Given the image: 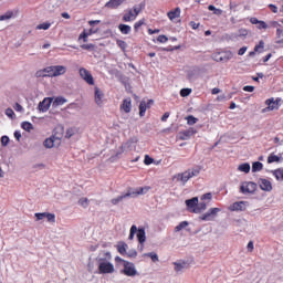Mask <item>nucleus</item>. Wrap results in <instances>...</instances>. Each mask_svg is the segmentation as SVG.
I'll list each match as a JSON object with an SVG mask.
<instances>
[{"instance_id":"1","label":"nucleus","mask_w":283,"mask_h":283,"mask_svg":"<svg viewBox=\"0 0 283 283\" xmlns=\"http://www.w3.org/2000/svg\"><path fill=\"white\" fill-rule=\"evenodd\" d=\"M65 134V128L63 126H57L54 128L53 134L51 137L46 138L43 142V146L46 149H52L53 147H60L62 140H63V135Z\"/></svg>"},{"instance_id":"2","label":"nucleus","mask_w":283,"mask_h":283,"mask_svg":"<svg viewBox=\"0 0 283 283\" xmlns=\"http://www.w3.org/2000/svg\"><path fill=\"white\" fill-rule=\"evenodd\" d=\"M151 190V187H139L132 191V188L128 189V191L122 196H118L117 198H114L111 200L112 205H118V202H123L125 198H136L138 196H144V193H148Z\"/></svg>"},{"instance_id":"3","label":"nucleus","mask_w":283,"mask_h":283,"mask_svg":"<svg viewBox=\"0 0 283 283\" xmlns=\"http://www.w3.org/2000/svg\"><path fill=\"white\" fill-rule=\"evenodd\" d=\"M137 233V240L139 242V251L143 252V249H145V242L147 241V237L145 234V228H139L136 227V226H132L130 227V232H129V235H128V240H134V235H136Z\"/></svg>"},{"instance_id":"4","label":"nucleus","mask_w":283,"mask_h":283,"mask_svg":"<svg viewBox=\"0 0 283 283\" xmlns=\"http://www.w3.org/2000/svg\"><path fill=\"white\" fill-rule=\"evenodd\" d=\"M256 190H258V184L253 181H244L240 186V192L244 195L255 193Z\"/></svg>"},{"instance_id":"5","label":"nucleus","mask_w":283,"mask_h":283,"mask_svg":"<svg viewBox=\"0 0 283 283\" xmlns=\"http://www.w3.org/2000/svg\"><path fill=\"white\" fill-rule=\"evenodd\" d=\"M218 213H220V208H211L208 212L201 214L199 220H202L203 222H211L216 220Z\"/></svg>"},{"instance_id":"6","label":"nucleus","mask_w":283,"mask_h":283,"mask_svg":"<svg viewBox=\"0 0 283 283\" xmlns=\"http://www.w3.org/2000/svg\"><path fill=\"white\" fill-rule=\"evenodd\" d=\"M98 272L102 274L114 273V264L105 259H99Z\"/></svg>"},{"instance_id":"7","label":"nucleus","mask_w":283,"mask_h":283,"mask_svg":"<svg viewBox=\"0 0 283 283\" xmlns=\"http://www.w3.org/2000/svg\"><path fill=\"white\" fill-rule=\"evenodd\" d=\"M35 76L36 78H54V70L52 69V66H48L43 70H39L35 72Z\"/></svg>"},{"instance_id":"8","label":"nucleus","mask_w":283,"mask_h":283,"mask_svg":"<svg viewBox=\"0 0 283 283\" xmlns=\"http://www.w3.org/2000/svg\"><path fill=\"white\" fill-rule=\"evenodd\" d=\"M124 275H127V277H134L138 272L136 271V266H134V263L132 262H125L124 264V270H123Z\"/></svg>"},{"instance_id":"9","label":"nucleus","mask_w":283,"mask_h":283,"mask_svg":"<svg viewBox=\"0 0 283 283\" xmlns=\"http://www.w3.org/2000/svg\"><path fill=\"white\" fill-rule=\"evenodd\" d=\"M174 180H177V182H182V185H187L189 180H191V175L189 174V170H186L184 172H179L175 175Z\"/></svg>"},{"instance_id":"10","label":"nucleus","mask_w":283,"mask_h":283,"mask_svg":"<svg viewBox=\"0 0 283 283\" xmlns=\"http://www.w3.org/2000/svg\"><path fill=\"white\" fill-rule=\"evenodd\" d=\"M80 76L88 84L94 85V76H92V73L87 71L86 69L82 67L80 69Z\"/></svg>"},{"instance_id":"11","label":"nucleus","mask_w":283,"mask_h":283,"mask_svg":"<svg viewBox=\"0 0 283 283\" xmlns=\"http://www.w3.org/2000/svg\"><path fill=\"white\" fill-rule=\"evenodd\" d=\"M154 105L153 99H148V102L142 101L139 104V116H145L147 109H149Z\"/></svg>"},{"instance_id":"12","label":"nucleus","mask_w":283,"mask_h":283,"mask_svg":"<svg viewBox=\"0 0 283 283\" xmlns=\"http://www.w3.org/2000/svg\"><path fill=\"white\" fill-rule=\"evenodd\" d=\"M52 101H54V98L45 97L42 102H40L38 106L40 112H48V109H50V105H52Z\"/></svg>"},{"instance_id":"13","label":"nucleus","mask_w":283,"mask_h":283,"mask_svg":"<svg viewBox=\"0 0 283 283\" xmlns=\"http://www.w3.org/2000/svg\"><path fill=\"white\" fill-rule=\"evenodd\" d=\"M259 187L262 191H273V184L268 179H260Z\"/></svg>"},{"instance_id":"14","label":"nucleus","mask_w":283,"mask_h":283,"mask_svg":"<svg viewBox=\"0 0 283 283\" xmlns=\"http://www.w3.org/2000/svg\"><path fill=\"white\" fill-rule=\"evenodd\" d=\"M213 60L217 61V63H227V61L231 60V53H216Z\"/></svg>"},{"instance_id":"15","label":"nucleus","mask_w":283,"mask_h":283,"mask_svg":"<svg viewBox=\"0 0 283 283\" xmlns=\"http://www.w3.org/2000/svg\"><path fill=\"white\" fill-rule=\"evenodd\" d=\"M197 134V130L193 128H189L188 130L179 132V140H189L190 136Z\"/></svg>"},{"instance_id":"16","label":"nucleus","mask_w":283,"mask_h":283,"mask_svg":"<svg viewBox=\"0 0 283 283\" xmlns=\"http://www.w3.org/2000/svg\"><path fill=\"white\" fill-rule=\"evenodd\" d=\"M247 205H249L247 201H237L232 203L231 211H245Z\"/></svg>"},{"instance_id":"17","label":"nucleus","mask_w":283,"mask_h":283,"mask_svg":"<svg viewBox=\"0 0 283 283\" xmlns=\"http://www.w3.org/2000/svg\"><path fill=\"white\" fill-rule=\"evenodd\" d=\"M126 0H109L105 3V8H108V10H116L119 6H123Z\"/></svg>"},{"instance_id":"18","label":"nucleus","mask_w":283,"mask_h":283,"mask_svg":"<svg viewBox=\"0 0 283 283\" xmlns=\"http://www.w3.org/2000/svg\"><path fill=\"white\" fill-rule=\"evenodd\" d=\"M53 70V76H63V74H65V72H67V67L63 66V65H54L52 66Z\"/></svg>"},{"instance_id":"19","label":"nucleus","mask_w":283,"mask_h":283,"mask_svg":"<svg viewBox=\"0 0 283 283\" xmlns=\"http://www.w3.org/2000/svg\"><path fill=\"white\" fill-rule=\"evenodd\" d=\"M120 109H123L125 114H129V112H132V97H127L123 101Z\"/></svg>"},{"instance_id":"20","label":"nucleus","mask_w":283,"mask_h":283,"mask_svg":"<svg viewBox=\"0 0 283 283\" xmlns=\"http://www.w3.org/2000/svg\"><path fill=\"white\" fill-rule=\"evenodd\" d=\"M280 101H282L281 98H269L265 101V105H268V109L273 111V109H277V105H280Z\"/></svg>"},{"instance_id":"21","label":"nucleus","mask_w":283,"mask_h":283,"mask_svg":"<svg viewBox=\"0 0 283 283\" xmlns=\"http://www.w3.org/2000/svg\"><path fill=\"white\" fill-rule=\"evenodd\" d=\"M98 23H101V20H90L88 21V25H91V29L88 31H86L88 36H92V34H96V32H98V28H94V25H98Z\"/></svg>"},{"instance_id":"22","label":"nucleus","mask_w":283,"mask_h":283,"mask_svg":"<svg viewBox=\"0 0 283 283\" xmlns=\"http://www.w3.org/2000/svg\"><path fill=\"white\" fill-rule=\"evenodd\" d=\"M198 197H193L191 199L186 200V206L189 209V211H191L193 213V209H196V207H198Z\"/></svg>"},{"instance_id":"23","label":"nucleus","mask_w":283,"mask_h":283,"mask_svg":"<svg viewBox=\"0 0 283 283\" xmlns=\"http://www.w3.org/2000/svg\"><path fill=\"white\" fill-rule=\"evenodd\" d=\"M180 7L175 8L171 11L167 12V17L170 21H174V19H180Z\"/></svg>"},{"instance_id":"24","label":"nucleus","mask_w":283,"mask_h":283,"mask_svg":"<svg viewBox=\"0 0 283 283\" xmlns=\"http://www.w3.org/2000/svg\"><path fill=\"white\" fill-rule=\"evenodd\" d=\"M103 91L98 90V87H95V103L96 105H103Z\"/></svg>"},{"instance_id":"25","label":"nucleus","mask_w":283,"mask_h":283,"mask_svg":"<svg viewBox=\"0 0 283 283\" xmlns=\"http://www.w3.org/2000/svg\"><path fill=\"white\" fill-rule=\"evenodd\" d=\"M275 43L277 45H283V28H277L275 33Z\"/></svg>"},{"instance_id":"26","label":"nucleus","mask_w":283,"mask_h":283,"mask_svg":"<svg viewBox=\"0 0 283 283\" xmlns=\"http://www.w3.org/2000/svg\"><path fill=\"white\" fill-rule=\"evenodd\" d=\"M123 21L125 23H129V21H136V15L134 14L133 10H129L127 13L123 15Z\"/></svg>"},{"instance_id":"27","label":"nucleus","mask_w":283,"mask_h":283,"mask_svg":"<svg viewBox=\"0 0 283 283\" xmlns=\"http://www.w3.org/2000/svg\"><path fill=\"white\" fill-rule=\"evenodd\" d=\"M282 157L275 155V154H270L268 156V165H272V163H282Z\"/></svg>"},{"instance_id":"28","label":"nucleus","mask_w":283,"mask_h":283,"mask_svg":"<svg viewBox=\"0 0 283 283\" xmlns=\"http://www.w3.org/2000/svg\"><path fill=\"white\" fill-rule=\"evenodd\" d=\"M271 174L276 180H283V168L274 169L271 171Z\"/></svg>"},{"instance_id":"29","label":"nucleus","mask_w":283,"mask_h":283,"mask_svg":"<svg viewBox=\"0 0 283 283\" xmlns=\"http://www.w3.org/2000/svg\"><path fill=\"white\" fill-rule=\"evenodd\" d=\"M238 171H242L243 174H249V171H251V165H249V163H243L239 165Z\"/></svg>"},{"instance_id":"30","label":"nucleus","mask_w":283,"mask_h":283,"mask_svg":"<svg viewBox=\"0 0 283 283\" xmlns=\"http://www.w3.org/2000/svg\"><path fill=\"white\" fill-rule=\"evenodd\" d=\"M118 30L123 34H129L132 32V27L129 24H119Z\"/></svg>"},{"instance_id":"31","label":"nucleus","mask_w":283,"mask_h":283,"mask_svg":"<svg viewBox=\"0 0 283 283\" xmlns=\"http://www.w3.org/2000/svg\"><path fill=\"white\" fill-rule=\"evenodd\" d=\"M117 251L120 255H125V253H127V243L125 242H119L117 244Z\"/></svg>"},{"instance_id":"32","label":"nucleus","mask_w":283,"mask_h":283,"mask_svg":"<svg viewBox=\"0 0 283 283\" xmlns=\"http://www.w3.org/2000/svg\"><path fill=\"white\" fill-rule=\"evenodd\" d=\"M202 170V168L200 166H196L195 168L192 169H189V175H190V178H196V176H200V171Z\"/></svg>"},{"instance_id":"33","label":"nucleus","mask_w":283,"mask_h":283,"mask_svg":"<svg viewBox=\"0 0 283 283\" xmlns=\"http://www.w3.org/2000/svg\"><path fill=\"white\" fill-rule=\"evenodd\" d=\"M174 266H175V271L177 273H180V271H182V269L187 268V262H185V261H182L181 263L180 262H174Z\"/></svg>"},{"instance_id":"34","label":"nucleus","mask_w":283,"mask_h":283,"mask_svg":"<svg viewBox=\"0 0 283 283\" xmlns=\"http://www.w3.org/2000/svg\"><path fill=\"white\" fill-rule=\"evenodd\" d=\"M207 209V203L201 202L197 203V207L192 210V213H201V211H205Z\"/></svg>"},{"instance_id":"35","label":"nucleus","mask_w":283,"mask_h":283,"mask_svg":"<svg viewBox=\"0 0 283 283\" xmlns=\"http://www.w3.org/2000/svg\"><path fill=\"white\" fill-rule=\"evenodd\" d=\"M133 10H134L135 18L138 17L140 12L145 10V2H142L138 7H134Z\"/></svg>"},{"instance_id":"36","label":"nucleus","mask_w":283,"mask_h":283,"mask_svg":"<svg viewBox=\"0 0 283 283\" xmlns=\"http://www.w3.org/2000/svg\"><path fill=\"white\" fill-rule=\"evenodd\" d=\"M208 10H210V12H213V14H216L217 17L222 15V9H217L213 4H209Z\"/></svg>"},{"instance_id":"37","label":"nucleus","mask_w":283,"mask_h":283,"mask_svg":"<svg viewBox=\"0 0 283 283\" xmlns=\"http://www.w3.org/2000/svg\"><path fill=\"white\" fill-rule=\"evenodd\" d=\"M264 168V165L260 161H255L252 164V171H262V169Z\"/></svg>"},{"instance_id":"38","label":"nucleus","mask_w":283,"mask_h":283,"mask_svg":"<svg viewBox=\"0 0 283 283\" xmlns=\"http://www.w3.org/2000/svg\"><path fill=\"white\" fill-rule=\"evenodd\" d=\"M14 17V12L7 11L4 14L0 15V21H8Z\"/></svg>"},{"instance_id":"39","label":"nucleus","mask_w":283,"mask_h":283,"mask_svg":"<svg viewBox=\"0 0 283 283\" xmlns=\"http://www.w3.org/2000/svg\"><path fill=\"white\" fill-rule=\"evenodd\" d=\"M187 227H189V222H188V221H181V222L175 228V232L178 233L179 231H182V229H187Z\"/></svg>"},{"instance_id":"40","label":"nucleus","mask_w":283,"mask_h":283,"mask_svg":"<svg viewBox=\"0 0 283 283\" xmlns=\"http://www.w3.org/2000/svg\"><path fill=\"white\" fill-rule=\"evenodd\" d=\"M21 127L24 129V132H31L34 129V126L30 122H22Z\"/></svg>"},{"instance_id":"41","label":"nucleus","mask_w":283,"mask_h":283,"mask_svg":"<svg viewBox=\"0 0 283 283\" xmlns=\"http://www.w3.org/2000/svg\"><path fill=\"white\" fill-rule=\"evenodd\" d=\"M65 103H67V99H65L64 97H56L53 102V105L55 107H59V105H65Z\"/></svg>"},{"instance_id":"42","label":"nucleus","mask_w":283,"mask_h":283,"mask_svg":"<svg viewBox=\"0 0 283 283\" xmlns=\"http://www.w3.org/2000/svg\"><path fill=\"white\" fill-rule=\"evenodd\" d=\"M186 120L187 125H196V123H198V118H196L193 115H188Z\"/></svg>"},{"instance_id":"43","label":"nucleus","mask_w":283,"mask_h":283,"mask_svg":"<svg viewBox=\"0 0 283 283\" xmlns=\"http://www.w3.org/2000/svg\"><path fill=\"white\" fill-rule=\"evenodd\" d=\"M46 220L48 222H51V224H54V222H56V214L51 213V212H46Z\"/></svg>"},{"instance_id":"44","label":"nucleus","mask_w":283,"mask_h":283,"mask_svg":"<svg viewBox=\"0 0 283 283\" xmlns=\"http://www.w3.org/2000/svg\"><path fill=\"white\" fill-rule=\"evenodd\" d=\"M143 25H145V19H142V20L135 22V24H134L135 32H138V30H140V28H143Z\"/></svg>"},{"instance_id":"45","label":"nucleus","mask_w":283,"mask_h":283,"mask_svg":"<svg viewBox=\"0 0 283 283\" xmlns=\"http://www.w3.org/2000/svg\"><path fill=\"white\" fill-rule=\"evenodd\" d=\"M116 43H117L118 48H119L123 52H125V50H127V42H125V41H123V40H117Z\"/></svg>"},{"instance_id":"46","label":"nucleus","mask_w":283,"mask_h":283,"mask_svg":"<svg viewBox=\"0 0 283 283\" xmlns=\"http://www.w3.org/2000/svg\"><path fill=\"white\" fill-rule=\"evenodd\" d=\"M52 24L50 22H43L36 27V30H50Z\"/></svg>"},{"instance_id":"47","label":"nucleus","mask_w":283,"mask_h":283,"mask_svg":"<svg viewBox=\"0 0 283 283\" xmlns=\"http://www.w3.org/2000/svg\"><path fill=\"white\" fill-rule=\"evenodd\" d=\"M46 213L48 212H36V213H34V218H35L36 222H39L40 220H43V218H46Z\"/></svg>"},{"instance_id":"48","label":"nucleus","mask_w":283,"mask_h":283,"mask_svg":"<svg viewBox=\"0 0 283 283\" xmlns=\"http://www.w3.org/2000/svg\"><path fill=\"white\" fill-rule=\"evenodd\" d=\"M189 94H191V88H182L180 91V96H182V98H187V96H189Z\"/></svg>"},{"instance_id":"49","label":"nucleus","mask_w":283,"mask_h":283,"mask_svg":"<svg viewBox=\"0 0 283 283\" xmlns=\"http://www.w3.org/2000/svg\"><path fill=\"white\" fill-rule=\"evenodd\" d=\"M259 30H266L269 28V24L266 22L259 20V23L256 24Z\"/></svg>"},{"instance_id":"50","label":"nucleus","mask_w":283,"mask_h":283,"mask_svg":"<svg viewBox=\"0 0 283 283\" xmlns=\"http://www.w3.org/2000/svg\"><path fill=\"white\" fill-rule=\"evenodd\" d=\"M87 36H90V35L87 34V31L84 30V31L80 34L78 41H81V39H83L84 43H87Z\"/></svg>"},{"instance_id":"51","label":"nucleus","mask_w":283,"mask_h":283,"mask_svg":"<svg viewBox=\"0 0 283 283\" xmlns=\"http://www.w3.org/2000/svg\"><path fill=\"white\" fill-rule=\"evenodd\" d=\"M146 255L147 258H150V260H153L154 262H158V254H156L155 252H149Z\"/></svg>"},{"instance_id":"52","label":"nucleus","mask_w":283,"mask_h":283,"mask_svg":"<svg viewBox=\"0 0 283 283\" xmlns=\"http://www.w3.org/2000/svg\"><path fill=\"white\" fill-rule=\"evenodd\" d=\"M157 41H158L159 43H167V42L169 41V38H167V35H165V34H161V35H159V36L157 38Z\"/></svg>"},{"instance_id":"53","label":"nucleus","mask_w":283,"mask_h":283,"mask_svg":"<svg viewBox=\"0 0 283 283\" xmlns=\"http://www.w3.org/2000/svg\"><path fill=\"white\" fill-rule=\"evenodd\" d=\"M260 50H264V41H260L259 44L254 46V52H260Z\"/></svg>"},{"instance_id":"54","label":"nucleus","mask_w":283,"mask_h":283,"mask_svg":"<svg viewBox=\"0 0 283 283\" xmlns=\"http://www.w3.org/2000/svg\"><path fill=\"white\" fill-rule=\"evenodd\" d=\"M81 49L82 50L92 51V50H94V44H92V43H90V44H82Z\"/></svg>"},{"instance_id":"55","label":"nucleus","mask_w":283,"mask_h":283,"mask_svg":"<svg viewBox=\"0 0 283 283\" xmlns=\"http://www.w3.org/2000/svg\"><path fill=\"white\" fill-rule=\"evenodd\" d=\"M8 143H10V137H8V136H2V137H1V145H2L3 147H6V146L8 145Z\"/></svg>"},{"instance_id":"56","label":"nucleus","mask_w":283,"mask_h":283,"mask_svg":"<svg viewBox=\"0 0 283 283\" xmlns=\"http://www.w3.org/2000/svg\"><path fill=\"white\" fill-rule=\"evenodd\" d=\"M154 163V158L149 157V155L145 156L144 164L151 165Z\"/></svg>"},{"instance_id":"57","label":"nucleus","mask_w":283,"mask_h":283,"mask_svg":"<svg viewBox=\"0 0 283 283\" xmlns=\"http://www.w3.org/2000/svg\"><path fill=\"white\" fill-rule=\"evenodd\" d=\"M74 136V129L69 128L66 129L65 138H72Z\"/></svg>"},{"instance_id":"58","label":"nucleus","mask_w":283,"mask_h":283,"mask_svg":"<svg viewBox=\"0 0 283 283\" xmlns=\"http://www.w3.org/2000/svg\"><path fill=\"white\" fill-rule=\"evenodd\" d=\"M211 198H213V195H211V192L201 196V200H211Z\"/></svg>"},{"instance_id":"59","label":"nucleus","mask_w":283,"mask_h":283,"mask_svg":"<svg viewBox=\"0 0 283 283\" xmlns=\"http://www.w3.org/2000/svg\"><path fill=\"white\" fill-rule=\"evenodd\" d=\"M87 202H88L87 198H81L78 200V205H81L82 207H87Z\"/></svg>"},{"instance_id":"60","label":"nucleus","mask_w":283,"mask_h":283,"mask_svg":"<svg viewBox=\"0 0 283 283\" xmlns=\"http://www.w3.org/2000/svg\"><path fill=\"white\" fill-rule=\"evenodd\" d=\"M247 50H248L247 46L241 48V49L238 51L239 56H244V54L247 53Z\"/></svg>"},{"instance_id":"61","label":"nucleus","mask_w":283,"mask_h":283,"mask_svg":"<svg viewBox=\"0 0 283 283\" xmlns=\"http://www.w3.org/2000/svg\"><path fill=\"white\" fill-rule=\"evenodd\" d=\"M13 109H15V112H23V106H21V104L15 103V105L13 106Z\"/></svg>"},{"instance_id":"62","label":"nucleus","mask_w":283,"mask_h":283,"mask_svg":"<svg viewBox=\"0 0 283 283\" xmlns=\"http://www.w3.org/2000/svg\"><path fill=\"white\" fill-rule=\"evenodd\" d=\"M269 8L271 12H273L274 14H277V7L275 4H269Z\"/></svg>"},{"instance_id":"63","label":"nucleus","mask_w":283,"mask_h":283,"mask_svg":"<svg viewBox=\"0 0 283 283\" xmlns=\"http://www.w3.org/2000/svg\"><path fill=\"white\" fill-rule=\"evenodd\" d=\"M6 114L9 116V118H12V116H14V111H12V108H7Z\"/></svg>"},{"instance_id":"64","label":"nucleus","mask_w":283,"mask_h":283,"mask_svg":"<svg viewBox=\"0 0 283 283\" xmlns=\"http://www.w3.org/2000/svg\"><path fill=\"white\" fill-rule=\"evenodd\" d=\"M255 91V87L254 86H244L243 87V92H254Z\"/></svg>"}]
</instances>
